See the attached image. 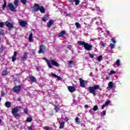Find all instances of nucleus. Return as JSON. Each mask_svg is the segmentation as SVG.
Here are the masks:
<instances>
[{
  "instance_id": "39448f33",
  "label": "nucleus",
  "mask_w": 130,
  "mask_h": 130,
  "mask_svg": "<svg viewBox=\"0 0 130 130\" xmlns=\"http://www.w3.org/2000/svg\"><path fill=\"white\" fill-rule=\"evenodd\" d=\"M6 27H8L9 31H11V29L14 28V24L11 22H9L8 21H7L5 22Z\"/></svg>"
},
{
  "instance_id": "5fc2aeb1",
  "label": "nucleus",
  "mask_w": 130,
  "mask_h": 130,
  "mask_svg": "<svg viewBox=\"0 0 130 130\" xmlns=\"http://www.w3.org/2000/svg\"><path fill=\"white\" fill-rule=\"evenodd\" d=\"M57 79H58V80H61L62 78H61L60 77L57 76V77H56Z\"/></svg>"
},
{
  "instance_id": "473e14b6",
  "label": "nucleus",
  "mask_w": 130,
  "mask_h": 130,
  "mask_svg": "<svg viewBox=\"0 0 130 130\" xmlns=\"http://www.w3.org/2000/svg\"><path fill=\"white\" fill-rule=\"evenodd\" d=\"M21 3H22V4L23 5H26L27 4V0H20Z\"/></svg>"
},
{
  "instance_id": "72a5a7b5",
  "label": "nucleus",
  "mask_w": 130,
  "mask_h": 130,
  "mask_svg": "<svg viewBox=\"0 0 130 130\" xmlns=\"http://www.w3.org/2000/svg\"><path fill=\"white\" fill-rule=\"evenodd\" d=\"M75 26H76V27L78 28L81 27V24L79 22H76L75 23Z\"/></svg>"
},
{
  "instance_id": "c756f323",
  "label": "nucleus",
  "mask_w": 130,
  "mask_h": 130,
  "mask_svg": "<svg viewBox=\"0 0 130 130\" xmlns=\"http://www.w3.org/2000/svg\"><path fill=\"white\" fill-rule=\"evenodd\" d=\"M116 63L117 67H119V66H120V60L119 59H117L116 61Z\"/></svg>"
},
{
  "instance_id": "2f4dec72",
  "label": "nucleus",
  "mask_w": 130,
  "mask_h": 130,
  "mask_svg": "<svg viewBox=\"0 0 130 130\" xmlns=\"http://www.w3.org/2000/svg\"><path fill=\"white\" fill-rule=\"evenodd\" d=\"M93 111H97L98 110V106L95 105L93 108Z\"/></svg>"
},
{
  "instance_id": "4468645a",
  "label": "nucleus",
  "mask_w": 130,
  "mask_h": 130,
  "mask_svg": "<svg viewBox=\"0 0 130 130\" xmlns=\"http://www.w3.org/2000/svg\"><path fill=\"white\" fill-rule=\"evenodd\" d=\"M54 23V21H53V20L51 19L47 23V27L48 28H50L52 25H53V23Z\"/></svg>"
},
{
  "instance_id": "dca6fc26",
  "label": "nucleus",
  "mask_w": 130,
  "mask_h": 130,
  "mask_svg": "<svg viewBox=\"0 0 130 130\" xmlns=\"http://www.w3.org/2000/svg\"><path fill=\"white\" fill-rule=\"evenodd\" d=\"M19 25L21 27H26V25H27V22L25 21H21L19 22Z\"/></svg>"
},
{
  "instance_id": "aec40b11",
  "label": "nucleus",
  "mask_w": 130,
  "mask_h": 130,
  "mask_svg": "<svg viewBox=\"0 0 130 130\" xmlns=\"http://www.w3.org/2000/svg\"><path fill=\"white\" fill-rule=\"evenodd\" d=\"M66 34V31L64 30H63L61 31L59 34H58V37H62L63 35Z\"/></svg>"
},
{
  "instance_id": "09e8293b",
  "label": "nucleus",
  "mask_w": 130,
  "mask_h": 130,
  "mask_svg": "<svg viewBox=\"0 0 130 130\" xmlns=\"http://www.w3.org/2000/svg\"><path fill=\"white\" fill-rule=\"evenodd\" d=\"M51 75H52V77H54L55 78H56V77H57V75H56V74H55L54 73H51Z\"/></svg>"
},
{
  "instance_id": "680f3d73",
  "label": "nucleus",
  "mask_w": 130,
  "mask_h": 130,
  "mask_svg": "<svg viewBox=\"0 0 130 130\" xmlns=\"http://www.w3.org/2000/svg\"><path fill=\"white\" fill-rule=\"evenodd\" d=\"M106 80H109V77L107 76V77H106Z\"/></svg>"
},
{
  "instance_id": "052dcab7",
  "label": "nucleus",
  "mask_w": 130,
  "mask_h": 130,
  "mask_svg": "<svg viewBox=\"0 0 130 130\" xmlns=\"http://www.w3.org/2000/svg\"><path fill=\"white\" fill-rule=\"evenodd\" d=\"M102 46H103V47H105V44L103 43V44H102Z\"/></svg>"
},
{
  "instance_id": "0eeeda50",
  "label": "nucleus",
  "mask_w": 130,
  "mask_h": 130,
  "mask_svg": "<svg viewBox=\"0 0 130 130\" xmlns=\"http://www.w3.org/2000/svg\"><path fill=\"white\" fill-rule=\"evenodd\" d=\"M13 91L14 93H19L21 91V86L17 85L14 86L13 88Z\"/></svg>"
},
{
  "instance_id": "58836bf2",
  "label": "nucleus",
  "mask_w": 130,
  "mask_h": 130,
  "mask_svg": "<svg viewBox=\"0 0 130 130\" xmlns=\"http://www.w3.org/2000/svg\"><path fill=\"white\" fill-rule=\"evenodd\" d=\"M4 26H5V23L4 22H0V28H4Z\"/></svg>"
},
{
  "instance_id": "a19ab883",
  "label": "nucleus",
  "mask_w": 130,
  "mask_h": 130,
  "mask_svg": "<svg viewBox=\"0 0 130 130\" xmlns=\"http://www.w3.org/2000/svg\"><path fill=\"white\" fill-rule=\"evenodd\" d=\"M23 111L24 113H25L26 114H28V109L27 108L24 109Z\"/></svg>"
},
{
  "instance_id": "3c124183",
  "label": "nucleus",
  "mask_w": 130,
  "mask_h": 130,
  "mask_svg": "<svg viewBox=\"0 0 130 130\" xmlns=\"http://www.w3.org/2000/svg\"><path fill=\"white\" fill-rule=\"evenodd\" d=\"M111 41L113 42L114 44L116 43V41L114 39H112Z\"/></svg>"
},
{
  "instance_id": "37998d69",
  "label": "nucleus",
  "mask_w": 130,
  "mask_h": 130,
  "mask_svg": "<svg viewBox=\"0 0 130 130\" xmlns=\"http://www.w3.org/2000/svg\"><path fill=\"white\" fill-rule=\"evenodd\" d=\"M105 104L107 106V105H109L110 104V101H107L106 102Z\"/></svg>"
},
{
  "instance_id": "bf43d9fd",
  "label": "nucleus",
  "mask_w": 130,
  "mask_h": 130,
  "mask_svg": "<svg viewBox=\"0 0 130 130\" xmlns=\"http://www.w3.org/2000/svg\"><path fill=\"white\" fill-rule=\"evenodd\" d=\"M69 2H70V3H71V4H73V3H74V1H73V0H69Z\"/></svg>"
},
{
  "instance_id": "4c0bfd02",
  "label": "nucleus",
  "mask_w": 130,
  "mask_h": 130,
  "mask_svg": "<svg viewBox=\"0 0 130 130\" xmlns=\"http://www.w3.org/2000/svg\"><path fill=\"white\" fill-rule=\"evenodd\" d=\"M114 74H116V72H115V71H114V70H112L110 71L109 75H113Z\"/></svg>"
},
{
  "instance_id": "79ce46f5",
  "label": "nucleus",
  "mask_w": 130,
  "mask_h": 130,
  "mask_svg": "<svg viewBox=\"0 0 130 130\" xmlns=\"http://www.w3.org/2000/svg\"><path fill=\"white\" fill-rule=\"evenodd\" d=\"M42 21H43V22H46V21H47V18L45 17H43L42 18Z\"/></svg>"
},
{
  "instance_id": "ddd939ff",
  "label": "nucleus",
  "mask_w": 130,
  "mask_h": 130,
  "mask_svg": "<svg viewBox=\"0 0 130 130\" xmlns=\"http://www.w3.org/2000/svg\"><path fill=\"white\" fill-rule=\"evenodd\" d=\"M79 82L80 87H82V88H85V81H84V80H83V79L82 78H80Z\"/></svg>"
},
{
  "instance_id": "4d7b16f0",
  "label": "nucleus",
  "mask_w": 130,
  "mask_h": 130,
  "mask_svg": "<svg viewBox=\"0 0 130 130\" xmlns=\"http://www.w3.org/2000/svg\"><path fill=\"white\" fill-rule=\"evenodd\" d=\"M84 107H85V108H89V105H84Z\"/></svg>"
},
{
  "instance_id": "0e129e2a",
  "label": "nucleus",
  "mask_w": 130,
  "mask_h": 130,
  "mask_svg": "<svg viewBox=\"0 0 130 130\" xmlns=\"http://www.w3.org/2000/svg\"><path fill=\"white\" fill-rule=\"evenodd\" d=\"M2 122V119H0V123Z\"/></svg>"
},
{
  "instance_id": "f257e3e1",
  "label": "nucleus",
  "mask_w": 130,
  "mask_h": 130,
  "mask_svg": "<svg viewBox=\"0 0 130 130\" xmlns=\"http://www.w3.org/2000/svg\"><path fill=\"white\" fill-rule=\"evenodd\" d=\"M99 89L100 91H102V89L100 88V86L99 85H95L93 86H90L88 87L87 90L91 94H93L94 96H96L97 95V93L96 92V90Z\"/></svg>"
},
{
  "instance_id": "f704fd0d",
  "label": "nucleus",
  "mask_w": 130,
  "mask_h": 130,
  "mask_svg": "<svg viewBox=\"0 0 130 130\" xmlns=\"http://www.w3.org/2000/svg\"><path fill=\"white\" fill-rule=\"evenodd\" d=\"M110 47L111 49H113L115 47V45L114 44H110Z\"/></svg>"
},
{
  "instance_id": "ea45409f",
  "label": "nucleus",
  "mask_w": 130,
  "mask_h": 130,
  "mask_svg": "<svg viewBox=\"0 0 130 130\" xmlns=\"http://www.w3.org/2000/svg\"><path fill=\"white\" fill-rule=\"evenodd\" d=\"M101 115H103V116H105L106 115V111H103L102 113H101Z\"/></svg>"
},
{
  "instance_id": "423d86ee",
  "label": "nucleus",
  "mask_w": 130,
  "mask_h": 130,
  "mask_svg": "<svg viewBox=\"0 0 130 130\" xmlns=\"http://www.w3.org/2000/svg\"><path fill=\"white\" fill-rule=\"evenodd\" d=\"M8 7L10 9V11H11V12H16L17 10H16V7L13 5V4L11 3H9L8 5Z\"/></svg>"
},
{
  "instance_id": "864d4df0",
  "label": "nucleus",
  "mask_w": 130,
  "mask_h": 130,
  "mask_svg": "<svg viewBox=\"0 0 130 130\" xmlns=\"http://www.w3.org/2000/svg\"><path fill=\"white\" fill-rule=\"evenodd\" d=\"M106 104H104L103 106H102V109H104L105 108V107H106Z\"/></svg>"
},
{
  "instance_id": "13d9d810",
  "label": "nucleus",
  "mask_w": 130,
  "mask_h": 130,
  "mask_svg": "<svg viewBox=\"0 0 130 130\" xmlns=\"http://www.w3.org/2000/svg\"><path fill=\"white\" fill-rule=\"evenodd\" d=\"M106 32L107 33H108V34H110V32L109 30H107L106 31Z\"/></svg>"
},
{
  "instance_id": "f3484780",
  "label": "nucleus",
  "mask_w": 130,
  "mask_h": 130,
  "mask_svg": "<svg viewBox=\"0 0 130 130\" xmlns=\"http://www.w3.org/2000/svg\"><path fill=\"white\" fill-rule=\"evenodd\" d=\"M39 11H40L42 14H44V13H45V8H44L43 6H41L40 7Z\"/></svg>"
},
{
  "instance_id": "6e6552de",
  "label": "nucleus",
  "mask_w": 130,
  "mask_h": 130,
  "mask_svg": "<svg viewBox=\"0 0 130 130\" xmlns=\"http://www.w3.org/2000/svg\"><path fill=\"white\" fill-rule=\"evenodd\" d=\"M50 63L52 64V66H54L55 67H57V68H58L59 67V63H57L55 59H51L50 60Z\"/></svg>"
},
{
  "instance_id": "a18cd8bd",
  "label": "nucleus",
  "mask_w": 130,
  "mask_h": 130,
  "mask_svg": "<svg viewBox=\"0 0 130 130\" xmlns=\"http://www.w3.org/2000/svg\"><path fill=\"white\" fill-rule=\"evenodd\" d=\"M27 128L28 130H33V127H32V125L27 127Z\"/></svg>"
},
{
  "instance_id": "1a4fd4ad",
  "label": "nucleus",
  "mask_w": 130,
  "mask_h": 130,
  "mask_svg": "<svg viewBox=\"0 0 130 130\" xmlns=\"http://www.w3.org/2000/svg\"><path fill=\"white\" fill-rule=\"evenodd\" d=\"M40 8V6H39V4L35 3L33 6L34 11L35 12H38Z\"/></svg>"
},
{
  "instance_id": "c9c22d12",
  "label": "nucleus",
  "mask_w": 130,
  "mask_h": 130,
  "mask_svg": "<svg viewBox=\"0 0 130 130\" xmlns=\"http://www.w3.org/2000/svg\"><path fill=\"white\" fill-rule=\"evenodd\" d=\"M102 55H100L98 58H97V60H98V61H101V60H102Z\"/></svg>"
},
{
  "instance_id": "8fccbe9b",
  "label": "nucleus",
  "mask_w": 130,
  "mask_h": 130,
  "mask_svg": "<svg viewBox=\"0 0 130 130\" xmlns=\"http://www.w3.org/2000/svg\"><path fill=\"white\" fill-rule=\"evenodd\" d=\"M0 35H4V30H0Z\"/></svg>"
},
{
  "instance_id": "e2e57ef3",
  "label": "nucleus",
  "mask_w": 130,
  "mask_h": 130,
  "mask_svg": "<svg viewBox=\"0 0 130 130\" xmlns=\"http://www.w3.org/2000/svg\"><path fill=\"white\" fill-rule=\"evenodd\" d=\"M18 101H21V99L18 98Z\"/></svg>"
},
{
  "instance_id": "393cba45",
  "label": "nucleus",
  "mask_w": 130,
  "mask_h": 130,
  "mask_svg": "<svg viewBox=\"0 0 130 130\" xmlns=\"http://www.w3.org/2000/svg\"><path fill=\"white\" fill-rule=\"evenodd\" d=\"M64 122H61V123H60V126H59V128H63L64 126Z\"/></svg>"
},
{
  "instance_id": "7c9ffc66",
  "label": "nucleus",
  "mask_w": 130,
  "mask_h": 130,
  "mask_svg": "<svg viewBox=\"0 0 130 130\" xmlns=\"http://www.w3.org/2000/svg\"><path fill=\"white\" fill-rule=\"evenodd\" d=\"M74 2L76 6H78V5H80V0H74Z\"/></svg>"
},
{
  "instance_id": "9d476101",
  "label": "nucleus",
  "mask_w": 130,
  "mask_h": 130,
  "mask_svg": "<svg viewBox=\"0 0 130 130\" xmlns=\"http://www.w3.org/2000/svg\"><path fill=\"white\" fill-rule=\"evenodd\" d=\"M28 54H29V52L24 53L23 56L21 58L22 61H26L27 58H28Z\"/></svg>"
},
{
  "instance_id": "a878e982",
  "label": "nucleus",
  "mask_w": 130,
  "mask_h": 130,
  "mask_svg": "<svg viewBox=\"0 0 130 130\" xmlns=\"http://www.w3.org/2000/svg\"><path fill=\"white\" fill-rule=\"evenodd\" d=\"M4 4L3 6V10H5L7 7V1L6 0H4Z\"/></svg>"
},
{
  "instance_id": "de8ad7c7",
  "label": "nucleus",
  "mask_w": 130,
  "mask_h": 130,
  "mask_svg": "<svg viewBox=\"0 0 130 130\" xmlns=\"http://www.w3.org/2000/svg\"><path fill=\"white\" fill-rule=\"evenodd\" d=\"M89 57L90 58H94V55L93 54H89Z\"/></svg>"
},
{
  "instance_id": "bb28decb",
  "label": "nucleus",
  "mask_w": 130,
  "mask_h": 130,
  "mask_svg": "<svg viewBox=\"0 0 130 130\" xmlns=\"http://www.w3.org/2000/svg\"><path fill=\"white\" fill-rule=\"evenodd\" d=\"M75 121L77 124H80V123H81V122H80V119L79 118V117H76L75 118Z\"/></svg>"
},
{
  "instance_id": "7ed1b4c3",
  "label": "nucleus",
  "mask_w": 130,
  "mask_h": 130,
  "mask_svg": "<svg viewBox=\"0 0 130 130\" xmlns=\"http://www.w3.org/2000/svg\"><path fill=\"white\" fill-rule=\"evenodd\" d=\"M20 108H21V107L17 106L14 107L12 110L11 113L12 115L14 116V117H15V118H17V117H20V114L18 113V112H19V110L20 109Z\"/></svg>"
},
{
  "instance_id": "20e7f679",
  "label": "nucleus",
  "mask_w": 130,
  "mask_h": 130,
  "mask_svg": "<svg viewBox=\"0 0 130 130\" xmlns=\"http://www.w3.org/2000/svg\"><path fill=\"white\" fill-rule=\"evenodd\" d=\"M44 52H46V47L44 45H41L40 50L38 51V53L40 54L41 53H44Z\"/></svg>"
},
{
  "instance_id": "a211bd4d",
  "label": "nucleus",
  "mask_w": 130,
  "mask_h": 130,
  "mask_svg": "<svg viewBox=\"0 0 130 130\" xmlns=\"http://www.w3.org/2000/svg\"><path fill=\"white\" fill-rule=\"evenodd\" d=\"M5 105L7 108H10L12 106V103L10 102H6Z\"/></svg>"
},
{
  "instance_id": "412c9836",
  "label": "nucleus",
  "mask_w": 130,
  "mask_h": 130,
  "mask_svg": "<svg viewBox=\"0 0 130 130\" xmlns=\"http://www.w3.org/2000/svg\"><path fill=\"white\" fill-rule=\"evenodd\" d=\"M9 74V72H8V70H4L2 72V76L3 77H5V76H7Z\"/></svg>"
},
{
  "instance_id": "6ab92c4d",
  "label": "nucleus",
  "mask_w": 130,
  "mask_h": 130,
  "mask_svg": "<svg viewBox=\"0 0 130 130\" xmlns=\"http://www.w3.org/2000/svg\"><path fill=\"white\" fill-rule=\"evenodd\" d=\"M28 39H29V42L33 41V33L31 32L29 34Z\"/></svg>"
},
{
  "instance_id": "9b49d317",
  "label": "nucleus",
  "mask_w": 130,
  "mask_h": 130,
  "mask_svg": "<svg viewBox=\"0 0 130 130\" xmlns=\"http://www.w3.org/2000/svg\"><path fill=\"white\" fill-rule=\"evenodd\" d=\"M44 59L46 60L48 64V67L49 68V69H52L53 68V67H52V65L51 64V63H50V61H49V60H48L46 58H44Z\"/></svg>"
},
{
  "instance_id": "c03bdc74",
  "label": "nucleus",
  "mask_w": 130,
  "mask_h": 130,
  "mask_svg": "<svg viewBox=\"0 0 130 130\" xmlns=\"http://www.w3.org/2000/svg\"><path fill=\"white\" fill-rule=\"evenodd\" d=\"M17 53H18L17 52L15 51V52H14V54H13V56L14 57H17Z\"/></svg>"
},
{
  "instance_id": "603ef678",
  "label": "nucleus",
  "mask_w": 130,
  "mask_h": 130,
  "mask_svg": "<svg viewBox=\"0 0 130 130\" xmlns=\"http://www.w3.org/2000/svg\"><path fill=\"white\" fill-rule=\"evenodd\" d=\"M5 92H4L3 91L1 92V97H4V96H5Z\"/></svg>"
},
{
  "instance_id": "f03ea898",
  "label": "nucleus",
  "mask_w": 130,
  "mask_h": 130,
  "mask_svg": "<svg viewBox=\"0 0 130 130\" xmlns=\"http://www.w3.org/2000/svg\"><path fill=\"white\" fill-rule=\"evenodd\" d=\"M78 43L79 45H82L84 49L87 50V51H91L92 48H93V45L89 44V43H86L85 42L80 41L78 42Z\"/></svg>"
},
{
  "instance_id": "6e6d98bb",
  "label": "nucleus",
  "mask_w": 130,
  "mask_h": 130,
  "mask_svg": "<svg viewBox=\"0 0 130 130\" xmlns=\"http://www.w3.org/2000/svg\"><path fill=\"white\" fill-rule=\"evenodd\" d=\"M70 64H72L73 63L74 61H73V60H70L69 61Z\"/></svg>"
},
{
  "instance_id": "4be33fe9",
  "label": "nucleus",
  "mask_w": 130,
  "mask_h": 130,
  "mask_svg": "<svg viewBox=\"0 0 130 130\" xmlns=\"http://www.w3.org/2000/svg\"><path fill=\"white\" fill-rule=\"evenodd\" d=\"M108 86L110 89H112V88H113V82H112V81L109 82Z\"/></svg>"
},
{
  "instance_id": "49530a36",
  "label": "nucleus",
  "mask_w": 130,
  "mask_h": 130,
  "mask_svg": "<svg viewBox=\"0 0 130 130\" xmlns=\"http://www.w3.org/2000/svg\"><path fill=\"white\" fill-rule=\"evenodd\" d=\"M4 47H1V48H0V52L2 53V52H3V51H4Z\"/></svg>"
},
{
  "instance_id": "cd10ccee",
  "label": "nucleus",
  "mask_w": 130,
  "mask_h": 130,
  "mask_svg": "<svg viewBox=\"0 0 130 130\" xmlns=\"http://www.w3.org/2000/svg\"><path fill=\"white\" fill-rule=\"evenodd\" d=\"M32 120V119L31 117H27L26 119L27 122H31Z\"/></svg>"
},
{
  "instance_id": "2eb2a0df",
  "label": "nucleus",
  "mask_w": 130,
  "mask_h": 130,
  "mask_svg": "<svg viewBox=\"0 0 130 130\" xmlns=\"http://www.w3.org/2000/svg\"><path fill=\"white\" fill-rule=\"evenodd\" d=\"M30 81L31 82H32V83H36L37 81V79H36V78L33 76H29Z\"/></svg>"
},
{
  "instance_id": "5701e85b",
  "label": "nucleus",
  "mask_w": 130,
  "mask_h": 130,
  "mask_svg": "<svg viewBox=\"0 0 130 130\" xmlns=\"http://www.w3.org/2000/svg\"><path fill=\"white\" fill-rule=\"evenodd\" d=\"M14 4L15 7H19V0H14Z\"/></svg>"
},
{
  "instance_id": "e433bc0d",
  "label": "nucleus",
  "mask_w": 130,
  "mask_h": 130,
  "mask_svg": "<svg viewBox=\"0 0 130 130\" xmlns=\"http://www.w3.org/2000/svg\"><path fill=\"white\" fill-rule=\"evenodd\" d=\"M16 60H17V57H14L13 56H12V60L13 62H14V61H16Z\"/></svg>"
},
{
  "instance_id": "c85d7f7f",
  "label": "nucleus",
  "mask_w": 130,
  "mask_h": 130,
  "mask_svg": "<svg viewBox=\"0 0 130 130\" xmlns=\"http://www.w3.org/2000/svg\"><path fill=\"white\" fill-rule=\"evenodd\" d=\"M43 128L44 130H51V128L49 126H44Z\"/></svg>"
},
{
  "instance_id": "b1692460",
  "label": "nucleus",
  "mask_w": 130,
  "mask_h": 130,
  "mask_svg": "<svg viewBox=\"0 0 130 130\" xmlns=\"http://www.w3.org/2000/svg\"><path fill=\"white\" fill-rule=\"evenodd\" d=\"M53 106L54 107V110H55L56 112H58V111L59 110V108L57 107V106L55 105H53Z\"/></svg>"
},
{
  "instance_id": "f8f14e48",
  "label": "nucleus",
  "mask_w": 130,
  "mask_h": 130,
  "mask_svg": "<svg viewBox=\"0 0 130 130\" xmlns=\"http://www.w3.org/2000/svg\"><path fill=\"white\" fill-rule=\"evenodd\" d=\"M68 90L69 92L71 93H73V92H75L76 91V88L74 86H69L68 87Z\"/></svg>"
}]
</instances>
